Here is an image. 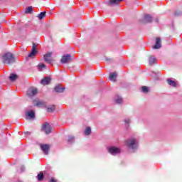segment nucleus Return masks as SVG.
<instances>
[{
    "instance_id": "f257e3e1",
    "label": "nucleus",
    "mask_w": 182,
    "mask_h": 182,
    "mask_svg": "<svg viewBox=\"0 0 182 182\" xmlns=\"http://www.w3.org/2000/svg\"><path fill=\"white\" fill-rule=\"evenodd\" d=\"M3 63L5 65H12V63H15L16 58L15 55L12 54V53H6L3 56Z\"/></svg>"
},
{
    "instance_id": "f03ea898",
    "label": "nucleus",
    "mask_w": 182,
    "mask_h": 182,
    "mask_svg": "<svg viewBox=\"0 0 182 182\" xmlns=\"http://www.w3.org/2000/svg\"><path fill=\"white\" fill-rule=\"evenodd\" d=\"M153 22V17L150 14H145L141 20V23L146 25V23H151Z\"/></svg>"
},
{
    "instance_id": "7ed1b4c3",
    "label": "nucleus",
    "mask_w": 182,
    "mask_h": 182,
    "mask_svg": "<svg viewBox=\"0 0 182 182\" xmlns=\"http://www.w3.org/2000/svg\"><path fill=\"white\" fill-rule=\"evenodd\" d=\"M42 130L45 132L46 134H50V133H52V129L50 128V124H49V123L48 122H46L43 125Z\"/></svg>"
},
{
    "instance_id": "20e7f679",
    "label": "nucleus",
    "mask_w": 182,
    "mask_h": 182,
    "mask_svg": "<svg viewBox=\"0 0 182 182\" xmlns=\"http://www.w3.org/2000/svg\"><path fill=\"white\" fill-rule=\"evenodd\" d=\"M60 62L61 63H69L72 62V55H70V54L63 55L61 58Z\"/></svg>"
},
{
    "instance_id": "39448f33",
    "label": "nucleus",
    "mask_w": 182,
    "mask_h": 182,
    "mask_svg": "<svg viewBox=\"0 0 182 182\" xmlns=\"http://www.w3.org/2000/svg\"><path fill=\"white\" fill-rule=\"evenodd\" d=\"M52 57V53L48 52L43 55V59L45 62H47V63H52L53 62V60L51 58Z\"/></svg>"
},
{
    "instance_id": "423d86ee",
    "label": "nucleus",
    "mask_w": 182,
    "mask_h": 182,
    "mask_svg": "<svg viewBox=\"0 0 182 182\" xmlns=\"http://www.w3.org/2000/svg\"><path fill=\"white\" fill-rule=\"evenodd\" d=\"M36 53H38V50H36V45L33 43L31 51L28 54V58H34V56H36Z\"/></svg>"
},
{
    "instance_id": "0eeeda50",
    "label": "nucleus",
    "mask_w": 182,
    "mask_h": 182,
    "mask_svg": "<svg viewBox=\"0 0 182 182\" xmlns=\"http://www.w3.org/2000/svg\"><path fill=\"white\" fill-rule=\"evenodd\" d=\"M108 151L110 153V154H112V156H114V154H117L120 153V149L116 147V146H112L108 148Z\"/></svg>"
},
{
    "instance_id": "6e6552de",
    "label": "nucleus",
    "mask_w": 182,
    "mask_h": 182,
    "mask_svg": "<svg viewBox=\"0 0 182 182\" xmlns=\"http://www.w3.org/2000/svg\"><path fill=\"white\" fill-rule=\"evenodd\" d=\"M41 149L42 151H43L44 154L48 155L49 154V150H50V146L48 144H41Z\"/></svg>"
},
{
    "instance_id": "1a4fd4ad",
    "label": "nucleus",
    "mask_w": 182,
    "mask_h": 182,
    "mask_svg": "<svg viewBox=\"0 0 182 182\" xmlns=\"http://www.w3.org/2000/svg\"><path fill=\"white\" fill-rule=\"evenodd\" d=\"M127 146L129 147V149H136V139H132L129 141H127Z\"/></svg>"
},
{
    "instance_id": "9d476101",
    "label": "nucleus",
    "mask_w": 182,
    "mask_h": 182,
    "mask_svg": "<svg viewBox=\"0 0 182 182\" xmlns=\"http://www.w3.org/2000/svg\"><path fill=\"white\" fill-rule=\"evenodd\" d=\"M27 95L29 97H33V96L38 95V89L36 88L29 89L27 92Z\"/></svg>"
},
{
    "instance_id": "9b49d317",
    "label": "nucleus",
    "mask_w": 182,
    "mask_h": 182,
    "mask_svg": "<svg viewBox=\"0 0 182 182\" xmlns=\"http://www.w3.org/2000/svg\"><path fill=\"white\" fill-rule=\"evenodd\" d=\"M51 80H52V79L50 78V77H46L43 78V80H41V84L43 85V86H46L47 85L50 84Z\"/></svg>"
},
{
    "instance_id": "f8f14e48",
    "label": "nucleus",
    "mask_w": 182,
    "mask_h": 182,
    "mask_svg": "<svg viewBox=\"0 0 182 182\" xmlns=\"http://www.w3.org/2000/svg\"><path fill=\"white\" fill-rule=\"evenodd\" d=\"M161 48V39L156 38V45L153 46V49H160Z\"/></svg>"
},
{
    "instance_id": "ddd939ff",
    "label": "nucleus",
    "mask_w": 182,
    "mask_h": 182,
    "mask_svg": "<svg viewBox=\"0 0 182 182\" xmlns=\"http://www.w3.org/2000/svg\"><path fill=\"white\" fill-rule=\"evenodd\" d=\"M65 89H66L65 87H60V86L57 85L55 86V87L54 88L55 92H56L57 93H63V92L65 91Z\"/></svg>"
},
{
    "instance_id": "4468645a",
    "label": "nucleus",
    "mask_w": 182,
    "mask_h": 182,
    "mask_svg": "<svg viewBox=\"0 0 182 182\" xmlns=\"http://www.w3.org/2000/svg\"><path fill=\"white\" fill-rule=\"evenodd\" d=\"M117 77V73H111L109 74V80H112V82H116Z\"/></svg>"
},
{
    "instance_id": "2eb2a0df",
    "label": "nucleus",
    "mask_w": 182,
    "mask_h": 182,
    "mask_svg": "<svg viewBox=\"0 0 182 182\" xmlns=\"http://www.w3.org/2000/svg\"><path fill=\"white\" fill-rule=\"evenodd\" d=\"M34 106L40 107V106H45V102L41 100H33Z\"/></svg>"
},
{
    "instance_id": "dca6fc26",
    "label": "nucleus",
    "mask_w": 182,
    "mask_h": 182,
    "mask_svg": "<svg viewBox=\"0 0 182 182\" xmlns=\"http://www.w3.org/2000/svg\"><path fill=\"white\" fill-rule=\"evenodd\" d=\"M123 0H109L108 2V5H117V4H120Z\"/></svg>"
},
{
    "instance_id": "f3484780",
    "label": "nucleus",
    "mask_w": 182,
    "mask_h": 182,
    "mask_svg": "<svg viewBox=\"0 0 182 182\" xmlns=\"http://www.w3.org/2000/svg\"><path fill=\"white\" fill-rule=\"evenodd\" d=\"M9 79H10L11 82H15V80H16V79H18V75L14 74V73L10 74Z\"/></svg>"
},
{
    "instance_id": "a211bd4d",
    "label": "nucleus",
    "mask_w": 182,
    "mask_h": 182,
    "mask_svg": "<svg viewBox=\"0 0 182 182\" xmlns=\"http://www.w3.org/2000/svg\"><path fill=\"white\" fill-rule=\"evenodd\" d=\"M167 83L170 86H173V87H176V86H177V83H176L175 81L172 80L171 79H168L167 80Z\"/></svg>"
},
{
    "instance_id": "6ab92c4d",
    "label": "nucleus",
    "mask_w": 182,
    "mask_h": 182,
    "mask_svg": "<svg viewBox=\"0 0 182 182\" xmlns=\"http://www.w3.org/2000/svg\"><path fill=\"white\" fill-rule=\"evenodd\" d=\"M55 109H56V107L55 105H51V106L47 107V112L48 113H52V112H55Z\"/></svg>"
},
{
    "instance_id": "aec40b11",
    "label": "nucleus",
    "mask_w": 182,
    "mask_h": 182,
    "mask_svg": "<svg viewBox=\"0 0 182 182\" xmlns=\"http://www.w3.org/2000/svg\"><path fill=\"white\" fill-rule=\"evenodd\" d=\"M26 116H28L30 119H35V112L33 111H30L26 114Z\"/></svg>"
},
{
    "instance_id": "412c9836",
    "label": "nucleus",
    "mask_w": 182,
    "mask_h": 182,
    "mask_svg": "<svg viewBox=\"0 0 182 182\" xmlns=\"http://www.w3.org/2000/svg\"><path fill=\"white\" fill-rule=\"evenodd\" d=\"M46 17V12L43 11L41 14H38V19H43V18Z\"/></svg>"
},
{
    "instance_id": "4be33fe9",
    "label": "nucleus",
    "mask_w": 182,
    "mask_h": 182,
    "mask_svg": "<svg viewBox=\"0 0 182 182\" xmlns=\"http://www.w3.org/2000/svg\"><path fill=\"white\" fill-rule=\"evenodd\" d=\"M90 133H92V129L90 127H87L85 131V136H90Z\"/></svg>"
},
{
    "instance_id": "5701e85b",
    "label": "nucleus",
    "mask_w": 182,
    "mask_h": 182,
    "mask_svg": "<svg viewBox=\"0 0 182 182\" xmlns=\"http://www.w3.org/2000/svg\"><path fill=\"white\" fill-rule=\"evenodd\" d=\"M156 63V58L153 56L149 57V65H154Z\"/></svg>"
},
{
    "instance_id": "b1692460",
    "label": "nucleus",
    "mask_w": 182,
    "mask_h": 182,
    "mask_svg": "<svg viewBox=\"0 0 182 182\" xmlns=\"http://www.w3.org/2000/svg\"><path fill=\"white\" fill-rule=\"evenodd\" d=\"M32 11H33V9H32V6H28L26 9L25 13L26 14H32Z\"/></svg>"
},
{
    "instance_id": "393cba45",
    "label": "nucleus",
    "mask_w": 182,
    "mask_h": 182,
    "mask_svg": "<svg viewBox=\"0 0 182 182\" xmlns=\"http://www.w3.org/2000/svg\"><path fill=\"white\" fill-rule=\"evenodd\" d=\"M67 141L68 143H73V141H75V136H68Z\"/></svg>"
},
{
    "instance_id": "a878e982",
    "label": "nucleus",
    "mask_w": 182,
    "mask_h": 182,
    "mask_svg": "<svg viewBox=\"0 0 182 182\" xmlns=\"http://www.w3.org/2000/svg\"><path fill=\"white\" fill-rule=\"evenodd\" d=\"M37 178H38V181H42L43 180V173H40L37 176Z\"/></svg>"
},
{
    "instance_id": "bb28decb",
    "label": "nucleus",
    "mask_w": 182,
    "mask_h": 182,
    "mask_svg": "<svg viewBox=\"0 0 182 182\" xmlns=\"http://www.w3.org/2000/svg\"><path fill=\"white\" fill-rule=\"evenodd\" d=\"M141 91L144 93H149V87H147L146 86H142L141 87Z\"/></svg>"
},
{
    "instance_id": "cd10ccee",
    "label": "nucleus",
    "mask_w": 182,
    "mask_h": 182,
    "mask_svg": "<svg viewBox=\"0 0 182 182\" xmlns=\"http://www.w3.org/2000/svg\"><path fill=\"white\" fill-rule=\"evenodd\" d=\"M115 102H116L117 105H120V103H122V97H118V99L115 100Z\"/></svg>"
},
{
    "instance_id": "c85d7f7f",
    "label": "nucleus",
    "mask_w": 182,
    "mask_h": 182,
    "mask_svg": "<svg viewBox=\"0 0 182 182\" xmlns=\"http://www.w3.org/2000/svg\"><path fill=\"white\" fill-rule=\"evenodd\" d=\"M38 66H39V68H46V65L45 64H43V63L39 64Z\"/></svg>"
},
{
    "instance_id": "c756f323",
    "label": "nucleus",
    "mask_w": 182,
    "mask_h": 182,
    "mask_svg": "<svg viewBox=\"0 0 182 182\" xmlns=\"http://www.w3.org/2000/svg\"><path fill=\"white\" fill-rule=\"evenodd\" d=\"M48 182H58V181L55 179V178H51V179Z\"/></svg>"
},
{
    "instance_id": "7c9ffc66",
    "label": "nucleus",
    "mask_w": 182,
    "mask_h": 182,
    "mask_svg": "<svg viewBox=\"0 0 182 182\" xmlns=\"http://www.w3.org/2000/svg\"><path fill=\"white\" fill-rule=\"evenodd\" d=\"M124 122L127 124H129V123H130V119H127L124 120Z\"/></svg>"
},
{
    "instance_id": "2f4dec72",
    "label": "nucleus",
    "mask_w": 182,
    "mask_h": 182,
    "mask_svg": "<svg viewBox=\"0 0 182 182\" xmlns=\"http://www.w3.org/2000/svg\"><path fill=\"white\" fill-rule=\"evenodd\" d=\"M106 60L107 62H112V60L110 58H107Z\"/></svg>"
},
{
    "instance_id": "473e14b6",
    "label": "nucleus",
    "mask_w": 182,
    "mask_h": 182,
    "mask_svg": "<svg viewBox=\"0 0 182 182\" xmlns=\"http://www.w3.org/2000/svg\"><path fill=\"white\" fill-rule=\"evenodd\" d=\"M26 134H31V132H26Z\"/></svg>"
}]
</instances>
